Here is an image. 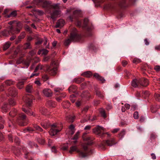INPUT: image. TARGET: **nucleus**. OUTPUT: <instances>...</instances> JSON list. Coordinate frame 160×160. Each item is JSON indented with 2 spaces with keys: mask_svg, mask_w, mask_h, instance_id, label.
I'll use <instances>...</instances> for the list:
<instances>
[{
  "mask_svg": "<svg viewBox=\"0 0 160 160\" xmlns=\"http://www.w3.org/2000/svg\"><path fill=\"white\" fill-rule=\"evenodd\" d=\"M23 61L22 57H20L17 60L16 62V63L17 64H20L22 63Z\"/></svg>",
  "mask_w": 160,
  "mask_h": 160,
  "instance_id": "45",
  "label": "nucleus"
},
{
  "mask_svg": "<svg viewBox=\"0 0 160 160\" xmlns=\"http://www.w3.org/2000/svg\"><path fill=\"white\" fill-rule=\"evenodd\" d=\"M33 11L37 12L40 15H42L44 13L43 12L42 10H41L39 9H33Z\"/></svg>",
  "mask_w": 160,
  "mask_h": 160,
  "instance_id": "44",
  "label": "nucleus"
},
{
  "mask_svg": "<svg viewBox=\"0 0 160 160\" xmlns=\"http://www.w3.org/2000/svg\"><path fill=\"white\" fill-rule=\"evenodd\" d=\"M9 94L13 97H15L17 94V92L15 89H12V90H10Z\"/></svg>",
  "mask_w": 160,
  "mask_h": 160,
  "instance_id": "18",
  "label": "nucleus"
},
{
  "mask_svg": "<svg viewBox=\"0 0 160 160\" xmlns=\"http://www.w3.org/2000/svg\"><path fill=\"white\" fill-rule=\"evenodd\" d=\"M82 138L84 141H90V142H92V138L91 136L87 135V133H83L82 136Z\"/></svg>",
  "mask_w": 160,
  "mask_h": 160,
  "instance_id": "10",
  "label": "nucleus"
},
{
  "mask_svg": "<svg viewBox=\"0 0 160 160\" xmlns=\"http://www.w3.org/2000/svg\"><path fill=\"white\" fill-rule=\"evenodd\" d=\"M57 68H51V67L49 68L47 71L51 75H54L56 73Z\"/></svg>",
  "mask_w": 160,
  "mask_h": 160,
  "instance_id": "13",
  "label": "nucleus"
},
{
  "mask_svg": "<svg viewBox=\"0 0 160 160\" xmlns=\"http://www.w3.org/2000/svg\"><path fill=\"white\" fill-rule=\"evenodd\" d=\"M77 150V147L76 146H72L70 148L69 152L72 153V152L76 151Z\"/></svg>",
  "mask_w": 160,
  "mask_h": 160,
  "instance_id": "36",
  "label": "nucleus"
},
{
  "mask_svg": "<svg viewBox=\"0 0 160 160\" xmlns=\"http://www.w3.org/2000/svg\"><path fill=\"white\" fill-rule=\"evenodd\" d=\"M62 105L65 108H68L70 106V103L68 101H66L63 102L62 103Z\"/></svg>",
  "mask_w": 160,
  "mask_h": 160,
  "instance_id": "34",
  "label": "nucleus"
},
{
  "mask_svg": "<svg viewBox=\"0 0 160 160\" xmlns=\"http://www.w3.org/2000/svg\"><path fill=\"white\" fill-rule=\"evenodd\" d=\"M82 75L86 77L89 78L92 75V73L90 71H86L82 73Z\"/></svg>",
  "mask_w": 160,
  "mask_h": 160,
  "instance_id": "15",
  "label": "nucleus"
},
{
  "mask_svg": "<svg viewBox=\"0 0 160 160\" xmlns=\"http://www.w3.org/2000/svg\"><path fill=\"white\" fill-rule=\"evenodd\" d=\"M38 75L39 73H35V72H34V73H32L31 74V75L30 76V78H31L34 76H38Z\"/></svg>",
  "mask_w": 160,
  "mask_h": 160,
  "instance_id": "61",
  "label": "nucleus"
},
{
  "mask_svg": "<svg viewBox=\"0 0 160 160\" xmlns=\"http://www.w3.org/2000/svg\"><path fill=\"white\" fill-rule=\"evenodd\" d=\"M100 112L102 117L104 118H106V115L105 111L104 110L102 109H101L100 110Z\"/></svg>",
  "mask_w": 160,
  "mask_h": 160,
  "instance_id": "40",
  "label": "nucleus"
},
{
  "mask_svg": "<svg viewBox=\"0 0 160 160\" xmlns=\"http://www.w3.org/2000/svg\"><path fill=\"white\" fill-rule=\"evenodd\" d=\"M133 117L135 119L138 118L139 117V114L138 112L136 111L134 112L133 114Z\"/></svg>",
  "mask_w": 160,
  "mask_h": 160,
  "instance_id": "47",
  "label": "nucleus"
},
{
  "mask_svg": "<svg viewBox=\"0 0 160 160\" xmlns=\"http://www.w3.org/2000/svg\"><path fill=\"white\" fill-rule=\"evenodd\" d=\"M84 81V79L81 78H75L73 80V82L77 83H79Z\"/></svg>",
  "mask_w": 160,
  "mask_h": 160,
  "instance_id": "21",
  "label": "nucleus"
},
{
  "mask_svg": "<svg viewBox=\"0 0 160 160\" xmlns=\"http://www.w3.org/2000/svg\"><path fill=\"white\" fill-rule=\"evenodd\" d=\"M25 102L29 106H30L32 103V100L29 97H27L25 100Z\"/></svg>",
  "mask_w": 160,
  "mask_h": 160,
  "instance_id": "24",
  "label": "nucleus"
},
{
  "mask_svg": "<svg viewBox=\"0 0 160 160\" xmlns=\"http://www.w3.org/2000/svg\"><path fill=\"white\" fill-rule=\"evenodd\" d=\"M47 105L50 107L53 108L55 107V103L52 101H49L47 103Z\"/></svg>",
  "mask_w": 160,
  "mask_h": 160,
  "instance_id": "25",
  "label": "nucleus"
},
{
  "mask_svg": "<svg viewBox=\"0 0 160 160\" xmlns=\"http://www.w3.org/2000/svg\"><path fill=\"white\" fill-rule=\"evenodd\" d=\"M154 69L157 72L160 71V66L159 65L155 66L154 67Z\"/></svg>",
  "mask_w": 160,
  "mask_h": 160,
  "instance_id": "53",
  "label": "nucleus"
},
{
  "mask_svg": "<svg viewBox=\"0 0 160 160\" xmlns=\"http://www.w3.org/2000/svg\"><path fill=\"white\" fill-rule=\"evenodd\" d=\"M19 117L22 120H25L28 121V120L26 119V116L24 114L22 113L19 115Z\"/></svg>",
  "mask_w": 160,
  "mask_h": 160,
  "instance_id": "39",
  "label": "nucleus"
},
{
  "mask_svg": "<svg viewBox=\"0 0 160 160\" xmlns=\"http://www.w3.org/2000/svg\"><path fill=\"white\" fill-rule=\"evenodd\" d=\"M125 133L126 132L125 130H122L121 131V132L118 134L119 137L120 139H122L124 137V136L125 135Z\"/></svg>",
  "mask_w": 160,
  "mask_h": 160,
  "instance_id": "27",
  "label": "nucleus"
},
{
  "mask_svg": "<svg viewBox=\"0 0 160 160\" xmlns=\"http://www.w3.org/2000/svg\"><path fill=\"white\" fill-rule=\"evenodd\" d=\"M106 143L108 146H111L116 144V142L114 141V139L113 138H111L107 140L106 141Z\"/></svg>",
  "mask_w": 160,
  "mask_h": 160,
  "instance_id": "12",
  "label": "nucleus"
},
{
  "mask_svg": "<svg viewBox=\"0 0 160 160\" xmlns=\"http://www.w3.org/2000/svg\"><path fill=\"white\" fill-rule=\"evenodd\" d=\"M17 112V110L15 109L12 110L9 113V115L12 117H14L16 114Z\"/></svg>",
  "mask_w": 160,
  "mask_h": 160,
  "instance_id": "28",
  "label": "nucleus"
},
{
  "mask_svg": "<svg viewBox=\"0 0 160 160\" xmlns=\"http://www.w3.org/2000/svg\"><path fill=\"white\" fill-rule=\"evenodd\" d=\"M69 129L70 130V133L71 135H72L75 132V128L74 126L72 125H71L69 127Z\"/></svg>",
  "mask_w": 160,
  "mask_h": 160,
  "instance_id": "23",
  "label": "nucleus"
},
{
  "mask_svg": "<svg viewBox=\"0 0 160 160\" xmlns=\"http://www.w3.org/2000/svg\"><path fill=\"white\" fill-rule=\"evenodd\" d=\"M39 2L42 4L43 8H48L50 9L51 8L57 9L58 8V4L51 5L49 2L45 0H39Z\"/></svg>",
  "mask_w": 160,
  "mask_h": 160,
  "instance_id": "4",
  "label": "nucleus"
},
{
  "mask_svg": "<svg viewBox=\"0 0 160 160\" xmlns=\"http://www.w3.org/2000/svg\"><path fill=\"white\" fill-rule=\"evenodd\" d=\"M65 21L62 19L59 20L56 23V24L55 26L56 28L62 27H63Z\"/></svg>",
  "mask_w": 160,
  "mask_h": 160,
  "instance_id": "9",
  "label": "nucleus"
},
{
  "mask_svg": "<svg viewBox=\"0 0 160 160\" xmlns=\"http://www.w3.org/2000/svg\"><path fill=\"white\" fill-rule=\"evenodd\" d=\"M42 40L41 39H39L37 41L35 42L36 44L39 45L41 44L42 42Z\"/></svg>",
  "mask_w": 160,
  "mask_h": 160,
  "instance_id": "55",
  "label": "nucleus"
},
{
  "mask_svg": "<svg viewBox=\"0 0 160 160\" xmlns=\"http://www.w3.org/2000/svg\"><path fill=\"white\" fill-rule=\"evenodd\" d=\"M150 95L149 92L147 91H145L142 92V96L145 98L149 97Z\"/></svg>",
  "mask_w": 160,
  "mask_h": 160,
  "instance_id": "37",
  "label": "nucleus"
},
{
  "mask_svg": "<svg viewBox=\"0 0 160 160\" xmlns=\"http://www.w3.org/2000/svg\"><path fill=\"white\" fill-rule=\"evenodd\" d=\"M25 37V34L24 33H22L18 37L19 39H21Z\"/></svg>",
  "mask_w": 160,
  "mask_h": 160,
  "instance_id": "62",
  "label": "nucleus"
},
{
  "mask_svg": "<svg viewBox=\"0 0 160 160\" xmlns=\"http://www.w3.org/2000/svg\"><path fill=\"white\" fill-rule=\"evenodd\" d=\"M98 79L101 81V82L102 83H104L105 81V79L101 77V76Z\"/></svg>",
  "mask_w": 160,
  "mask_h": 160,
  "instance_id": "54",
  "label": "nucleus"
},
{
  "mask_svg": "<svg viewBox=\"0 0 160 160\" xmlns=\"http://www.w3.org/2000/svg\"><path fill=\"white\" fill-rule=\"evenodd\" d=\"M33 127L34 128L38 131L42 132L43 130L41 128L36 124H34L33 125Z\"/></svg>",
  "mask_w": 160,
  "mask_h": 160,
  "instance_id": "29",
  "label": "nucleus"
},
{
  "mask_svg": "<svg viewBox=\"0 0 160 160\" xmlns=\"http://www.w3.org/2000/svg\"><path fill=\"white\" fill-rule=\"evenodd\" d=\"M91 128V126L90 125L86 126L84 128L85 130H89Z\"/></svg>",
  "mask_w": 160,
  "mask_h": 160,
  "instance_id": "59",
  "label": "nucleus"
},
{
  "mask_svg": "<svg viewBox=\"0 0 160 160\" xmlns=\"http://www.w3.org/2000/svg\"><path fill=\"white\" fill-rule=\"evenodd\" d=\"M78 152H79L80 156L82 158H84L88 156L87 153L86 152H83L82 151H80L79 150H78L77 151Z\"/></svg>",
  "mask_w": 160,
  "mask_h": 160,
  "instance_id": "26",
  "label": "nucleus"
},
{
  "mask_svg": "<svg viewBox=\"0 0 160 160\" xmlns=\"http://www.w3.org/2000/svg\"><path fill=\"white\" fill-rule=\"evenodd\" d=\"M47 111V110L44 108H42L40 110V112L43 114H46Z\"/></svg>",
  "mask_w": 160,
  "mask_h": 160,
  "instance_id": "42",
  "label": "nucleus"
},
{
  "mask_svg": "<svg viewBox=\"0 0 160 160\" xmlns=\"http://www.w3.org/2000/svg\"><path fill=\"white\" fill-rule=\"evenodd\" d=\"M133 63L137 64L139 62V61L137 59H134L133 60Z\"/></svg>",
  "mask_w": 160,
  "mask_h": 160,
  "instance_id": "63",
  "label": "nucleus"
},
{
  "mask_svg": "<svg viewBox=\"0 0 160 160\" xmlns=\"http://www.w3.org/2000/svg\"><path fill=\"white\" fill-rule=\"evenodd\" d=\"M11 43L10 42H8L4 44L3 46V50H5L8 49L10 46Z\"/></svg>",
  "mask_w": 160,
  "mask_h": 160,
  "instance_id": "32",
  "label": "nucleus"
},
{
  "mask_svg": "<svg viewBox=\"0 0 160 160\" xmlns=\"http://www.w3.org/2000/svg\"><path fill=\"white\" fill-rule=\"evenodd\" d=\"M31 47L29 42L25 43L24 45V48L25 49H30Z\"/></svg>",
  "mask_w": 160,
  "mask_h": 160,
  "instance_id": "35",
  "label": "nucleus"
},
{
  "mask_svg": "<svg viewBox=\"0 0 160 160\" xmlns=\"http://www.w3.org/2000/svg\"><path fill=\"white\" fill-rule=\"evenodd\" d=\"M7 104H5L2 107V109L3 112H6L7 111Z\"/></svg>",
  "mask_w": 160,
  "mask_h": 160,
  "instance_id": "49",
  "label": "nucleus"
},
{
  "mask_svg": "<svg viewBox=\"0 0 160 160\" xmlns=\"http://www.w3.org/2000/svg\"><path fill=\"white\" fill-rule=\"evenodd\" d=\"M95 91L96 95L101 98H103L104 97V95L99 90V88H95Z\"/></svg>",
  "mask_w": 160,
  "mask_h": 160,
  "instance_id": "8",
  "label": "nucleus"
},
{
  "mask_svg": "<svg viewBox=\"0 0 160 160\" xmlns=\"http://www.w3.org/2000/svg\"><path fill=\"white\" fill-rule=\"evenodd\" d=\"M68 144L66 143L64 144L61 146V148L63 150H65L68 148Z\"/></svg>",
  "mask_w": 160,
  "mask_h": 160,
  "instance_id": "41",
  "label": "nucleus"
},
{
  "mask_svg": "<svg viewBox=\"0 0 160 160\" xmlns=\"http://www.w3.org/2000/svg\"><path fill=\"white\" fill-rule=\"evenodd\" d=\"M81 13V11L80 10H75L73 12V17H75L76 16H79Z\"/></svg>",
  "mask_w": 160,
  "mask_h": 160,
  "instance_id": "31",
  "label": "nucleus"
},
{
  "mask_svg": "<svg viewBox=\"0 0 160 160\" xmlns=\"http://www.w3.org/2000/svg\"><path fill=\"white\" fill-rule=\"evenodd\" d=\"M70 98L71 101L72 103H74L75 102V98L74 95H71L70 97Z\"/></svg>",
  "mask_w": 160,
  "mask_h": 160,
  "instance_id": "46",
  "label": "nucleus"
},
{
  "mask_svg": "<svg viewBox=\"0 0 160 160\" xmlns=\"http://www.w3.org/2000/svg\"><path fill=\"white\" fill-rule=\"evenodd\" d=\"M51 128L49 131L50 135L53 136L60 132L62 129V128L60 127L59 125L57 123H54L51 125Z\"/></svg>",
  "mask_w": 160,
  "mask_h": 160,
  "instance_id": "3",
  "label": "nucleus"
},
{
  "mask_svg": "<svg viewBox=\"0 0 160 160\" xmlns=\"http://www.w3.org/2000/svg\"><path fill=\"white\" fill-rule=\"evenodd\" d=\"M9 103L11 105H14L15 104V101L13 99H10L9 101Z\"/></svg>",
  "mask_w": 160,
  "mask_h": 160,
  "instance_id": "50",
  "label": "nucleus"
},
{
  "mask_svg": "<svg viewBox=\"0 0 160 160\" xmlns=\"http://www.w3.org/2000/svg\"><path fill=\"white\" fill-rule=\"evenodd\" d=\"M155 49L157 50H160V45L156 46L155 47Z\"/></svg>",
  "mask_w": 160,
  "mask_h": 160,
  "instance_id": "64",
  "label": "nucleus"
},
{
  "mask_svg": "<svg viewBox=\"0 0 160 160\" xmlns=\"http://www.w3.org/2000/svg\"><path fill=\"white\" fill-rule=\"evenodd\" d=\"M17 13L16 11H13L11 12L9 14L7 15L8 18H13L15 17L17 15Z\"/></svg>",
  "mask_w": 160,
  "mask_h": 160,
  "instance_id": "19",
  "label": "nucleus"
},
{
  "mask_svg": "<svg viewBox=\"0 0 160 160\" xmlns=\"http://www.w3.org/2000/svg\"><path fill=\"white\" fill-rule=\"evenodd\" d=\"M35 83L38 86H40L41 83L39 80H37L34 81Z\"/></svg>",
  "mask_w": 160,
  "mask_h": 160,
  "instance_id": "56",
  "label": "nucleus"
},
{
  "mask_svg": "<svg viewBox=\"0 0 160 160\" xmlns=\"http://www.w3.org/2000/svg\"><path fill=\"white\" fill-rule=\"evenodd\" d=\"M88 19L87 18H85L84 20V22H83V24H84V26H83V27H86L87 25V24L88 23Z\"/></svg>",
  "mask_w": 160,
  "mask_h": 160,
  "instance_id": "51",
  "label": "nucleus"
},
{
  "mask_svg": "<svg viewBox=\"0 0 160 160\" xmlns=\"http://www.w3.org/2000/svg\"><path fill=\"white\" fill-rule=\"evenodd\" d=\"M22 110L29 115H33H33V112L30 111L29 110H27L25 108H23Z\"/></svg>",
  "mask_w": 160,
  "mask_h": 160,
  "instance_id": "22",
  "label": "nucleus"
},
{
  "mask_svg": "<svg viewBox=\"0 0 160 160\" xmlns=\"http://www.w3.org/2000/svg\"><path fill=\"white\" fill-rule=\"evenodd\" d=\"M74 117H72L70 116H67L66 118V119L68 122H72L74 121Z\"/></svg>",
  "mask_w": 160,
  "mask_h": 160,
  "instance_id": "30",
  "label": "nucleus"
},
{
  "mask_svg": "<svg viewBox=\"0 0 160 160\" xmlns=\"http://www.w3.org/2000/svg\"><path fill=\"white\" fill-rule=\"evenodd\" d=\"M138 82L139 84L143 86L146 87L148 84V80L144 78L139 79Z\"/></svg>",
  "mask_w": 160,
  "mask_h": 160,
  "instance_id": "7",
  "label": "nucleus"
},
{
  "mask_svg": "<svg viewBox=\"0 0 160 160\" xmlns=\"http://www.w3.org/2000/svg\"><path fill=\"white\" fill-rule=\"evenodd\" d=\"M41 51H42V54L43 55L47 54L48 52L47 50L45 49L41 50Z\"/></svg>",
  "mask_w": 160,
  "mask_h": 160,
  "instance_id": "52",
  "label": "nucleus"
},
{
  "mask_svg": "<svg viewBox=\"0 0 160 160\" xmlns=\"http://www.w3.org/2000/svg\"><path fill=\"white\" fill-rule=\"evenodd\" d=\"M26 91L27 92L29 93L32 92L33 91L32 86L30 84H29L27 86L26 88Z\"/></svg>",
  "mask_w": 160,
  "mask_h": 160,
  "instance_id": "16",
  "label": "nucleus"
},
{
  "mask_svg": "<svg viewBox=\"0 0 160 160\" xmlns=\"http://www.w3.org/2000/svg\"><path fill=\"white\" fill-rule=\"evenodd\" d=\"M77 90V87L74 85L71 86L68 88V90L70 93L74 92Z\"/></svg>",
  "mask_w": 160,
  "mask_h": 160,
  "instance_id": "17",
  "label": "nucleus"
},
{
  "mask_svg": "<svg viewBox=\"0 0 160 160\" xmlns=\"http://www.w3.org/2000/svg\"><path fill=\"white\" fill-rule=\"evenodd\" d=\"M50 13L51 18L54 20H55L57 18L60 17L61 15V12L59 10V6L58 8L57 9L51 8Z\"/></svg>",
  "mask_w": 160,
  "mask_h": 160,
  "instance_id": "2",
  "label": "nucleus"
},
{
  "mask_svg": "<svg viewBox=\"0 0 160 160\" xmlns=\"http://www.w3.org/2000/svg\"><path fill=\"white\" fill-rule=\"evenodd\" d=\"M41 124L42 127L45 129L48 128L50 125L49 123H41Z\"/></svg>",
  "mask_w": 160,
  "mask_h": 160,
  "instance_id": "33",
  "label": "nucleus"
},
{
  "mask_svg": "<svg viewBox=\"0 0 160 160\" xmlns=\"http://www.w3.org/2000/svg\"><path fill=\"white\" fill-rule=\"evenodd\" d=\"M119 130L120 129L119 128H115L112 131V132L113 133H115L117 132L118 131H119Z\"/></svg>",
  "mask_w": 160,
  "mask_h": 160,
  "instance_id": "60",
  "label": "nucleus"
},
{
  "mask_svg": "<svg viewBox=\"0 0 160 160\" xmlns=\"http://www.w3.org/2000/svg\"><path fill=\"white\" fill-rule=\"evenodd\" d=\"M155 97L157 100L160 101V94H156Z\"/></svg>",
  "mask_w": 160,
  "mask_h": 160,
  "instance_id": "48",
  "label": "nucleus"
},
{
  "mask_svg": "<svg viewBox=\"0 0 160 160\" xmlns=\"http://www.w3.org/2000/svg\"><path fill=\"white\" fill-rule=\"evenodd\" d=\"M81 38V36L77 29L73 28L71 31L70 38L72 42H76L78 41Z\"/></svg>",
  "mask_w": 160,
  "mask_h": 160,
  "instance_id": "1",
  "label": "nucleus"
},
{
  "mask_svg": "<svg viewBox=\"0 0 160 160\" xmlns=\"http://www.w3.org/2000/svg\"><path fill=\"white\" fill-rule=\"evenodd\" d=\"M139 80H137L136 79H133L132 82V87L134 88H136L138 85L139 84V83L138 82Z\"/></svg>",
  "mask_w": 160,
  "mask_h": 160,
  "instance_id": "14",
  "label": "nucleus"
},
{
  "mask_svg": "<svg viewBox=\"0 0 160 160\" xmlns=\"http://www.w3.org/2000/svg\"><path fill=\"white\" fill-rule=\"evenodd\" d=\"M76 25L78 27H80L81 25V21H79L78 20H77Z\"/></svg>",
  "mask_w": 160,
  "mask_h": 160,
  "instance_id": "57",
  "label": "nucleus"
},
{
  "mask_svg": "<svg viewBox=\"0 0 160 160\" xmlns=\"http://www.w3.org/2000/svg\"><path fill=\"white\" fill-rule=\"evenodd\" d=\"M71 41H72L71 40L70 38H69L68 39L65 40L64 42L65 45L66 46H68L70 44Z\"/></svg>",
  "mask_w": 160,
  "mask_h": 160,
  "instance_id": "43",
  "label": "nucleus"
},
{
  "mask_svg": "<svg viewBox=\"0 0 160 160\" xmlns=\"http://www.w3.org/2000/svg\"><path fill=\"white\" fill-rule=\"evenodd\" d=\"M92 142H88L87 144H85V143H84V144H83L82 145V146L83 148V149H84V150L85 151H86L87 150V148H88V145H90V144H91L92 143Z\"/></svg>",
  "mask_w": 160,
  "mask_h": 160,
  "instance_id": "38",
  "label": "nucleus"
},
{
  "mask_svg": "<svg viewBox=\"0 0 160 160\" xmlns=\"http://www.w3.org/2000/svg\"><path fill=\"white\" fill-rule=\"evenodd\" d=\"M43 93L46 97H50L52 96V92L49 88H45L43 90Z\"/></svg>",
  "mask_w": 160,
  "mask_h": 160,
  "instance_id": "6",
  "label": "nucleus"
},
{
  "mask_svg": "<svg viewBox=\"0 0 160 160\" xmlns=\"http://www.w3.org/2000/svg\"><path fill=\"white\" fill-rule=\"evenodd\" d=\"M24 84V81H20L17 84V87L19 89H21L23 88Z\"/></svg>",
  "mask_w": 160,
  "mask_h": 160,
  "instance_id": "20",
  "label": "nucleus"
},
{
  "mask_svg": "<svg viewBox=\"0 0 160 160\" xmlns=\"http://www.w3.org/2000/svg\"><path fill=\"white\" fill-rule=\"evenodd\" d=\"M93 132L99 136H102L104 134L103 131L105 130L104 128L99 126H97L92 129Z\"/></svg>",
  "mask_w": 160,
  "mask_h": 160,
  "instance_id": "5",
  "label": "nucleus"
},
{
  "mask_svg": "<svg viewBox=\"0 0 160 160\" xmlns=\"http://www.w3.org/2000/svg\"><path fill=\"white\" fill-rule=\"evenodd\" d=\"M80 132L79 131L77 132L74 135L73 138L71 139L72 141H71L72 143L73 144H75L77 143V140L78 138V137L79 135Z\"/></svg>",
  "mask_w": 160,
  "mask_h": 160,
  "instance_id": "11",
  "label": "nucleus"
},
{
  "mask_svg": "<svg viewBox=\"0 0 160 160\" xmlns=\"http://www.w3.org/2000/svg\"><path fill=\"white\" fill-rule=\"evenodd\" d=\"M25 132H27V131H28L29 132H32L34 131V129L32 128H27V130H24Z\"/></svg>",
  "mask_w": 160,
  "mask_h": 160,
  "instance_id": "58",
  "label": "nucleus"
}]
</instances>
